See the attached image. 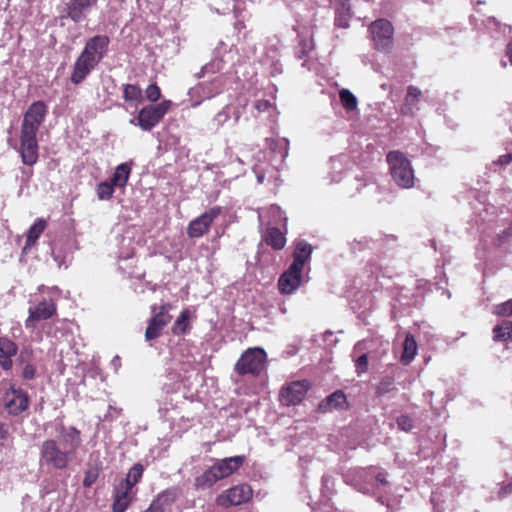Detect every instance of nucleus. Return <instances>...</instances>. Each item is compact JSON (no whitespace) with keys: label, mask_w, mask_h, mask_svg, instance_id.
Returning a JSON list of instances; mask_svg holds the SVG:
<instances>
[{"label":"nucleus","mask_w":512,"mask_h":512,"mask_svg":"<svg viewBox=\"0 0 512 512\" xmlns=\"http://www.w3.org/2000/svg\"><path fill=\"white\" fill-rule=\"evenodd\" d=\"M47 106L43 101L33 102L24 114L20 133L19 154L22 163L33 166L39 158L37 132L45 120Z\"/></svg>","instance_id":"nucleus-1"},{"label":"nucleus","mask_w":512,"mask_h":512,"mask_svg":"<svg viewBox=\"0 0 512 512\" xmlns=\"http://www.w3.org/2000/svg\"><path fill=\"white\" fill-rule=\"evenodd\" d=\"M110 39L107 35H95L89 38L77 57L70 80L73 84L82 83L97 67L108 52Z\"/></svg>","instance_id":"nucleus-2"},{"label":"nucleus","mask_w":512,"mask_h":512,"mask_svg":"<svg viewBox=\"0 0 512 512\" xmlns=\"http://www.w3.org/2000/svg\"><path fill=\"white\" fill-rule=\"evenodd\" d=\"M73 458L72 452L62 449L56 440L47 439L40 446L39 465L41 467L65 470Z\"/></svg>","instance_id":"nucleus-3"},{"label":"nucleus","mask_w":512,"mask_h":512,"mask_svg":"<svg viewBox=\"0 0 512 512\" xmlns=\"http://www.w3.org/2000/svg\"><path fill=\"white\" fill-rule=\"evenodd\" d=\"M386 159L393 181L404 189L413 187L415 176L409 159L400 151H390Z\"/></svg>","instance_id":"nucleus-4"},{"label":"nucleus","mask_w":512,"mask_h":512,"mask_svg":"<svg viewBox=\"0 0 512 512\" xmlns=\"http://www.w3.org/2000/svg\"><path fill=\"white\" fill-rule=\"evenodd\" d=\"M227 85V77L224 74L216 75L210 80L199 82L188 91L190 107L196 108L203 101L212 99L225 90Z\"/></svg>","instance_id":"nucleus-5"},{"label":"nucleus","mask_w":512,"mask_h":512,"mask_svg":"<svg viewBox=\"0 0 512 512\" xmlns=\"http://www.w3.org/2000/svg\"><path fill=\"white\" fill-rule=\"evenodd\" d=\"M170 106L171 101L169 100H164L156 105H147L139 111L136 118L129 122L139 126L143 131H150L162 120Z\"/></svg>","instance_id":"nucleus-6"},{"label":"nucleus","mask_w":512,"mask_h":512,"mask_svg":"<svg viewBox=\"0 0 512 512\" xmlns=\"http://www.w3.org/2000/svg\"><path fill=\"white\" fill-rule=\"evenodd\" d=\"M351 485L363 494L374 495L382 486H387L388 481L383 472L377 471L375 468H368L359 470Z\"/></svg>","instance_id":"nucleus-7"},{"label":"nucleus","mask_w":512,"mask_h":512,"mask_svg":"<svg viewBox=\"0 0 512 512\" xmlns=\"http://www.w3.org/2000/svg\"><path fill=\"white\" fill-rule=\"evenodd\" d=\"M266 352L264 349L255 347L247 349L235 364V371L239 375H258L265 366Z\"/></svg>","instance_id":"nucleus-8"},{"label":"nucleus","mask_w":512,"mask_h":512,"mask_svg":"<svg viewBox=\"0 0 512 512\" xmlns=\"http://www.w3.org/2000/svg\"><path fill=\"white\" fill-rule=\"evenodd\" d=\"M372 41L377 50L388 53L393 47V26L386 19H378L370 25Z\"/></svg>","instance_id":"nucleus-9"},{"label":"nucleus","mask_w":512,"mask_h":512,"mask_svg":"<svg viewBox=\"0 0 512 512\" xmlns=\"http://www.w3.org/2000/svg\"><path fill=\"white\" fill-rule=\"evenodd\" d=\"M5 409L11 415H19L24 412L29 405V397L21 388H17L14 384L5 390L3 396Z\"/></svg>","instance_id":"nucleus-10"},{"label":"nucleus","mask_w":512,"mask_h":512,"mask_svg":"<svg viewBox=\"0 0 512 512\" xmlns=\"http://www.w3.org/2000/svg\"><path fill=\"white\" fill-rule=\"evenodd\" d=\"M221 212L222 208L220 206H214L192 220L187 227V235L190 238L202 237Z\"/></svg>","instance_id":"nucleus-11"},{"label":"nucleus","mask_w":512,"mask_h":512,"mask_svg":"<svg viewBox=\"0 0 512 512\" xmlns=\"http://www.w3.org/2000/svg\"><path fill=\"white\" fill-rule=\"evenodd\" d=\"M310 383L307 380L293 381L282 387L280 391V402L285 406L300 404L306 397Z\"/></svg>","instance_id":"nucleus-12"},{"label":"nucleus","mask_w":512,"mask_h":512,"mask_svg":"<svg viewBox=\"0 0 512 512\" xmlns=\"http://www.w3.org/2000/svg\"><path fill=\"white\" fill-rule=\"evenodd\" d=\"M252 497V489L247 484H240L227 489L216 499L218 505L223 507L239 506L248 502Z\"/></svg>","instance_id":"nucleus-13"},{"label":"nucleus","mask_w":512,"mask_h":512,"mask_svg":"<svg viewBox=\"0 0 512 512\" xmlns=\"http://www.w3.org/2000/svg\"><path fill=\"white\" fill-rule=\"evenodd\" d=\"M29 316L25 321L26 328H33L34 322L51 318L56 313V304L52 298H43L39 303L29 308Z\"/></svg>","instance_id":"nucleus-14"},{"label":"nucleus","mask_w":512,"mask_h":512,"mask_svg":"<svg viewBox=\"0 0 512 512\" xmlns=\"http://www.w3.org/2000/svg\"><path fill=\"white\" fill-rule=\"evenodd\" d=\"M302 271L303 268L291 264L278 280L279 291L285 295L294 293L302 282Z\"/></svg>","instance_id":"nucleus-15"},{"label":"nucleus","mask_w":512,"mask_h":512,"mask_svg":"<svg viewBox=\"0 0 512 512\" xmlns=\"http://www.w3.org/2000/svg\"><path fill=\"white\" fill-rule=\"evenodd\" d=\"M97 2L98 0H69L65 7L66 17L74 23H81L87 19Z\"/></svg>","instance_id":"nucleus-16"},{"label":"nucleus","mask_w":512,"mask_h":512,"mask_svg":"<svg viewBox=\"0 0 512 512\" xmlns=\"http://www.w3.org/2000/svg\"><path fill=\"white\" fill-rule=\"evenodd\" d=\"M241 117V112L237 106H234L231 103L223 106L210 120L209 126L211 130L218 131L225 124H227L231 119H233L234 123H238Z\"/></svg>","instance_id":"nucleus-17"},{"label":"nucleus","mask_w":512,"mask_h":512,"mask_svg":"<svg viewBox=\"0 0 512 512\" xmlns=\"http://www.w3.org/2000/svg\"><path fill=\"white\" fill-rule=\"evenodd\" d=\"M245 456L237 455L217 460L212 467L220 479L226 478L237 471L244 463Z\"/></svg>","instance_id":"nucleus-18"},{"label":"nucleus","mask_w":512,"mask_h":512,"mask_svg":"<svg viewBox=\"0 0 512 512\" xmlns=\"http://www.w3.org/2000/svg\"><path fill=\"white\" fill-rule=\"evenodd\" d=\"M57 431L60 436L59 444L67 451H71L72 456L74 457L75 452L81 443L80 432L75 427L66 428L63 424L59 426Z\"/></svg>","instance_id":"nucleus-19"},{"label":"nucleus","mask_w":512,"mask_h":512,"mask_svg":"<svg viewBox=\"0 0 512 512\" xmlns=\"http://www.w3.org/2000/svg\"><path fill=\"white\" fill-rule=\"evenodd\" d=\"M135 492L119 483L114 489L113 512H125L133 501Z\"/></svg>","instance_id":"nucleus-20"},{"label":"nucleus","mask_w":512,"mask_h":512,"mask_svg":"<svg viewBox=\"0 0 512 512\" xmlns=\"http://www.w3.org/2000/svg\"><path fill=\"white\" fill-rule=\"evenodd\" d=\"M431 502L434 512H452L455 507L452 492L447 487L434 491Z\"/></svg>","instance_id":"nucleus-21"},{"label":"nucleus","mask_w":512,"mask_h":512,"mask_svg":"<svg viewBox=\"0 0 512 512\" xmlns=\"http://www.w3.org/2000/svg\"><path fill=\"white\" fill-rule=\"evenodd\" d=\"M346 403V395L344 392L337 390L319 403L318 411L321 413H327L333 410L342 409L345 407Z\"/></svg>","instance_id":"nucleus-22"},{"label":"nucleus","mask_w":512,"mask_h":512,"mask_svg":"<svg viewBox=\"0 0 512 512\" xmlns=\"http://www.w3.org/2000/svg\"><path fill=\"white\" fill-rule=\"evenodd\" d=\"M305 27L297 21V26L295 30L297 31L298 36L300 37V41L298 46L296 47L295 54L297 58H310L311 52L314 50V41L311 36L303 37Z\"/></svg>","instance_id":"nucleus-23"},{"label":"nucleus","mask_w":512,"mask_h":512,"mask_svg":"<svg viewBox=\"0 0 512 512\" xmlns=\"http://www.w3.org/2000/svg\"><path fill=\"white\" fill-rule=\"evenodd\" d=\"M176 500V492L172 489H167L157 495L147 508L151 512H164Z\"/></svg>","instance_id":"nucleus-24"},{"label":"nucleus","mask_w":512,"mask_h":512,"mask_svg":"<svg viewBox=\"0 0 512 512\" xmlns=\"http://www.w3.org/2000/svg\"><path fill=\"white\" fill-rule=\"evenodd\" d=\"M171 309L172 305L169 303H164L159 307L153 305L151 307L153 316L150 318L154 322L153 325L165 328L172 319V316L169 314Z\"/></svg>","instance_id":"nucleus-25"},{"label":"nucleus","mask_w":512,"mask_h":512,"mask_svg":"<svg viewBox=\"0 0 512 512\" xmlns=\"http://www.w3.org/2000/svg\"><path fill=\"white\" fill-rule=\"evenodd\" d=\"M132 171V161L119 164L111 177V182L115 187L125 188Z\"/></svg>","instance_id":"nucleus-26"},{"label":"nucleus","mask_w":512,"mask_h":512,"mask_svg":"<svg viewBox=\"0 0 512 512\" xmlns=\"http://www.w3.org/2000/svg\"><path fill=\"white\" fill-rule=\"evenodd\" d=\"M47 227V222L43 218H38L35 223L29 228L26 235V242L23 247V252L26 253L39 239L40 235Z\"/></svg>","instance_id":"nucleus-27"},{"label":"nucleus","mask_w":512,"mask_h":512,"mask_svg":"<svg viewBox=\"0 0 512 512\" xmlns=\"http://www.w3.org/2000/svg\"><path fill=\"white\" fill-rule=\"evenodd\" d=\"M311 244L306 241H299L293 254V262L291 264L300 268H304V264L310 259L312 253Z\"/></svg>","instance_id":"nucleus-28"},{"label":"nucleus","mask_w":512,"mask_h":512,"mask_svg":"<svg viewBox=\"0 0 512 512\" xmlns=\"http://www.w3.org/2000/svg\"><path fill=\"white\" fill-rule=\"evenodd\" d=\"M422 92L415 86H409L407 88V94L405 96L404 104L401 111L404 115H413L417 103L420 100Z\"/></svg>","instance_id":"nucleus-29"},{"label":"nucleus","mask_w":512,"mask_h":512,"mask_svg":"<svg viewBox=\"0 0 512 512\" xmlns=\"http://www.w3.org/2000/svg\"><path fill=\"white\" fill-rule=\"evenodd\" d=\"M123 99L130 106H137L143 102L142 89L136 84H123Z\"/></svg>","instance_id":"nucleus-30"},{"label":"nucleus","mask_w":512,"mask_h":512,"mask_svg":"<svg viewBox=\"0 0 512 512\" xmlns=\"http://www.w3.org/2000/svg\"><path fill=\"white\" fill-rule=\"evenodd\" d=\"M346 157L343 155L332 157L329 162V177L331 183H338L342 180L345 170Z\"/></svg>","instance_id":"nucleus-31"},{"label":"nucleus","mask_w":512,"mask_h":512,"mask_svg":"<svg viewBox=\"0 0 512 512\" xmlns=\"http://www.w3.org/2000/svg\"><path fill=\"white\" fill-rule=\"evenodd\" d=\"M221 480L214 468L211 466L206 469L201 475L195 478L194 486L198 490H206L211 488L216 482Z\"/></svg>","instance_id":"nucleus-32"},{"label":"nucleus","mask_w":512,"mask_h":512,"mask_svg":"<svg viewBox=\"0 0 512 512\" xmlns=\"http://www.w3.org/2000/svg\"><path fill=\"white\" fill-rule=\"evenodd\" d=\"M267 147L270 151L279 155L281 161H283L288 156V146L289 141L286 138H267L266 139Z\"/></svg>","instance_id":"nucleus-33"},{"label":"nucleus","mask_w":512,"mask_h":512,"mask_svg":"<svg viewBox=\"0 0 512 512\" xmlns=\"http://www.w3.org/2000/svg\"><path fill=\"white\" fill-rule=\"evenodd\" d=\"M265 241L276 250H281L286 244L284 233L276 227H270L267 229Z\"/></svg>","instance_id":"nucleus-34"},{"label":"nucleus","mask_w":512,"mask_h":512,"mask_svg":"<svg viewBox=\"0 0 512 512\" xmlns=\"http://www.w3.org/2000/svg\"><path fill=\"white\" fill-rule=\"evenodd\" d=\"M417 354V343L413 335L407 334L403 344V353L401 361L404 364H409Z\"/></svg>","instance_id":"nucleus-35"},{"label":"nucleus","mask_w":512,"mask_h":512,"mask_svg":"<svg viewBox=\"0 0 512 512\" xmlns=\"http://www.w3.org/2000/svg\"><path fill=\"white\" fill-rule=\"evenodd\" d=\"M144 468L140 463L134 464L128 471L125 479L120 484L133 489L134 486L141 480Z\"/></svg>","instance_id":"nucleus-36"},{"label":"nucleus","mask_w":512,"mask_h":512,"mask_svg":"<svg viewBox=\"0 0 512 512\" xmlns=\"http://www.w3.org/2000/svg\"><path fill=\"white\" fill-rule=\"evenodd\" d=\"M512 336V322L508 320L502 321L496 325L493 329L494 341H506Z\"/></svg>","instance_id":"nucleus-37"},{"label":"nucleus","mask_w":512,"mask_h":512,"mask_svg":"<svg viewBox=\"0 0 512 512\" xmlns=\"http://www.w3.org/2000/svg\"><path fill=\"white\" fill-rule=\"evenodd\" d=\"M190 313L187 309L183 310L172 326V332L175 335H183L189 331Z\"/></svg>","instance_id":"nucleus-38"},{"label":"nucleus","mask_w":512,"mask_h":512,"mask_svg":"<svg viewBox=\"0 0 512 512\" xmlns=\"http://www.w3.org/2000/svg\"><path fill=\"white\" fill-rule=\"evenodd\" d=\"M339 98L343 108L347 111H354L358 107V100L356 96L348 89H341L339 91Z\"/></svg>","instance_id":"nucleus-39"},{"label":"nucleus","mask_w":512,"mask_h":512,"mask_svg":"<svg viewBox=\"0 0 512 512\" xmlns=\"http://www.w3.org/2000/svg\"><path fill=\"white\" fill-rule=\"evenodd\" d=\"M350 19V8L344 3L336 10L335 25L339 28H348Z\"/></svg>","instance_id":"nucleus-40"},{"label":"nucleus","mask_w":512,"mask_h":512,"mask_svg":"<svg viewBox=\"0 0 512 512\" xmlns=\"http://www.w3.org/2000/svg\"><path fill=\"white\" fill-rule=\"evenodd\" d=\"M17 351L18 347L12 340L6 337H0V359L15 356Z\"/></svg>","instance_id":"nucleus-41"},{"label":"nucleus","mask_w":512,"mask_h":512,"mask_svg":"<svg viewBox=\"0 0 512 512\" xmlns=\"http://www.w3.org/2000/svg\"><path fill=\"white\" fill-rule=\"evenodd\" d=\"M114 185L112 182L104 181L100 182L96 187V193L99 200H109L112 198L114 193Z\"/></svg>","instance_id":"nucleus-42"},{"label":"nucleus","mask_w":512,"mask_h":512,"mask_svg":"<svg viewBox=\"0 0 512 512\" xmlns=\"http://www.w3.org/2000/svg\"><path fill=\"white\" fill-rule=\"evenodd\" d=\"M154 322L149 320L145 331V340L150 342L154 339L159 338L162 335L163 327L153 325Z\"/></svg>","instance_id":"nucleus-43"},{"label":"nucleus","mask_w":512,"mask_h":512,"mask_svg":"<svg viewBox=\"0 0 512 512\" xmlns=\"http://www.w3.org/2000/svg\"><path fill=\"white\" fill-rule=\"evenodd\" d=\"M32 358H33L32 348L30 346H25L21 349V351L18 355L17 363L21 366L26 365V364H32L31 363Z\"/></svg>","instance_id":"nucleus-44"},{"label":"nucleus","mask_w":512,"mask_h":512,"mask_svg":"<svg viewBox=\"0 0 512 512\" xmlns=\"http://www.w3.org/2000/svg\"><path fill=\"white\" fill-rule=\"evenodd\" d=\"M394 389V381L390 377L383 378L377 386V393L379 395H384L389 393Z\"/></svg>","instance_id":"nucleus-45"},{"label":"nucleus","mask_w":512,"mask_h":512,"mask_svg":"<svg viewBox=\"0 0 512 512\" xmlns=\"http://www.w3.org/2000/svg\"><path fill=\"white\" fill-rule=\"evenodd\" d=\"M396 422L398 427L405 432L411 431L414 427L413 420L408 415H400L397 417Z\"/></svg>","instance_id":"nucleus-46"},{"label":"nucleus","mask_w":512,"mask_h":512,"mask_svg":"<svg viewBox=\"0 0 512 512\" xmlns=\"http://www.w3.org/2000/svg\"><path fill=\"white\" fill-rule=\"evenodd\" d=\"M145 93H146V98L151 102H156L161 97V90L156 83L150 84L146 88Z\"/></svg>","instance_id":"nucleus-47"},{"label":"nucleus","mask_w":512,"mask_h":512,"mask_svg":"<svg viewBox=\"0 0 512 512\" xmlns=\"http://www.w3.org/2000/svg\"><path fill=\"white\" fill-rule=\"evenodd\" d=\"M494 313L499 316L512 315V299L497 305L494 309Z\"/></svg>","instance_id":"nucleus-48"},{"label":"nucleus","mask_w":512,"mask_h":512,"mask_svg":"<svg viewBox=\"0 0 512 512\" xmlns=\"http://www.w3.org/2000/svg\"><path fill=\"white\" fill-rule=\"evenodd\" d=\"M355 368L358 375L365 373L368 369V356L366 353L361 354L355 361Z\"/></svg>","instance_id":"nucleus-49"},{"label":"nucleus","mask_w":512,"mask_h":512,"mask_svg":"<svg viewBox=\"0 0 512 512\" xmlns=\"http://www.w3.org/2000/svg\"><path fill=\"white\" fill-rule=\"evenodd\" d=\"M372 243H373V240L371 238L362 236L359 239H354V241L352 243V248L355 250L356 249L361 250L364 248H373Z\"/></svg>","instance_id":"nucleus-50"},{"label":"nucleus","mask_w":512,"mask_h":512,"mask_svg":"<svg viewBox=\"0 0 512 512\" xmlns=\"http://www.w3.org/2000/svg\"><path fill=\"white\" fill-rule=\"evenodd\" d=\"M21 376L25 380H33L36 377V368L33 364L22 365Z\"/></svg>","instance_id":"nucleus-51"},{"label":"nucleus","mask_w":512,"mask_h":512,"mask_svg":"<svg viewBox=\"0 0 512 512\" xmlns=\"http://www.w3.org/2000/svg\"><path fill=\"white\" fill-rule=\"evenodd\" d=\"M98 473L95 471H87L85 474V477L83 479V486L84 487H91L95 481L97 480Z\"/></svg>","instance_id":"nucleus-52"},{"label":"nucleus","mask_w":512,"mask_h":512,"mask_svg":"<svg viewBox=\"0 0 512 512\" xmlns=\"http://www.w3.org/2000/svg\"><path fill=\"white\" fill-rule=\"evenodd\" d=\"M271 106V103L268 101V100H257L254 104V107L259 111V112H265L269 109V107Z\"/></svg>","instance_id":"nucleus-53"},{"label":"nucleus","mask_w":512,"mask_h":512,"mask_svg":"<svg viewBox=\"0 0 512 512\" xmlns=\"http://www.w3.org/2000/svg\"><path fill=\"white\" fill-rule=\"evenodd\" d=\"M512 162V153L499 156L495 161V164L506 166Z\"/></svg>","instance_id":"nucleus-54"},{"label":"nucleus","mask_w":512,"mask_h":512,"mask_svg":"<svg viewBox=\"0 0 512 512\" xmlns=\"http://www.w3.org/2000/svg\"><path fill=\"white\" fill-rule=\"evenodd\" d=\"M10 426L7 423L0 422V440L4 441L8 438Z\"/></svg>","instance_id":"nucleus-55"},{"label":"nucleus","mask_w":512,"mask_h":512,"mask_svg":"<svg viewBox=\"0 0 512 512\" xmlns=\"http://www.w3.org/2000/svg\"><path fill=\"white\" fill-rule=\"evenodd\" d=\"M12 357L13 356H8L3 359H0V366L3 370L8 371L12 368V366H13Z\"/></svg>","instance_id":"nucleus-56"},{"label":"nucleus","mask_w":512,"mask_h":512,"mask_svg":"<svg viewBox=\"0 0 512 512\" xmlns=\"http://www.w3.org/2000/svg\"><path fill=\"white\" fill-rule=\"evenodd\" d=\"M215 66V63H212V64H209V65H205L201 68L200 72L197 73L195 76L197 78H201V77H204L206 74H208L209 72H213V68Z\"/></svg>","instance_id":"nucleus-57"},{"label":"nucleus","mask_w":512,"mask_h":512,"mask_svg":"<svg viewBox=\"0 0 512 512\" xmlns=\"http://www.w3.org/2000/svg\"><path fill=\"white\" fill-rule=\"evenodd\" d=\"M512 491L511 485L506 486L505 488L501 489L499 492V495L502 497Z\"/></svg>","instance_id":"nucleus-58"},{"label":"nucleus","mask_w":512,"mask_h":512,"mask_svg":"<svg viewBox=\"0 0 512 512\" xmlns=\"http://www.w3.org/2000/svg\"><path fill=\"white\" fill-rule=\"evenodd\" d=\"M506 54L509 58V61L511 62L512 64V43L508 44L507 45V50H506Z\"/></svg>","instance_id":"nucleus-59"},{"label":"nucleus","mask_w":512,"mask_h":512,"mask_svg":"<svg viewBox=\"0 0 512 512\" xmlns=\"http://www.w3.org/2000/svg\"><path fill=\"white\" fill-rule=\"evenodd\" d=\"M111 364L115 367V370H117L119 365H120V358H119V356H115L113 358V360L111 361Z\"/></svg>","instance_id":"nucleus-60"},{"label":"nucleus","mask_w":512,"mask_h":512,"mask_svg":"<svg viewBox=\"0 0 512 512\" xmlns=\"http://www.w3.org/2000/svg\"><path fill=\"white\" fill-rule=\"evenodd\" d=\"M271 212H272L273 214H278V215H279V217H281V216H282V211H281V210H280V208H279V207H277V206H272V207H271Z\"/></svg>","instance_id":"nucleus-61"},{"label":"nucleus","mask_w":512,"mask_h":512,"mask_svg":"<svg viewBox=\"0 0 512 512\" xmlns=\"http://www.w3.org/2000/svg\"><path fill=\"white\" fill-rule=\"evenodd\" d=\"M363 346H364V343H363V342H358V343L355 345L354 350H355V351H360V350H362Z\"/></svg>","instance_id":"nucleus-62"},{"label":"nucleus","mask_w":512,"mask_h":512,"mask_svg":"<svg viewBox=\"0 0 512 512\" xmlns=\"http://www.w3.org/2000/svg\"><path fill=\"white\" fill-rule=\"evenodd\" d=\"M53 257H54V260H55L56 262H58V266H59V268H61V267H62V265H63L64 263H63L62 261H59V260H58V256H56L54 252H53Z\"/></svg>","instance_id":"nucleus-63"},{"label":"nucleus","mask_w":512,"mask_h":512,"mask_svg":"<svg viewBox=\"0 0 512 512\" xmlns=\"http://www.w3.org/2000/svg\"><path fill=\"white\" fill-rule=\"evenodd\" d=\"M308 61H309V60H305V61L302 63V66H303V67H307L308 69H310V66H308Z\"/></svg>","instance_id":"nucleus-64"}]
</instances>
